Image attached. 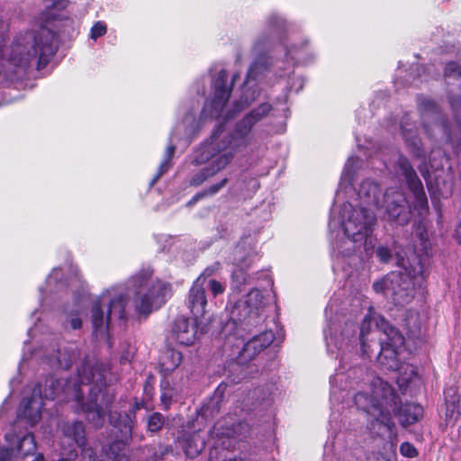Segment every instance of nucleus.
<instances>
[{"label": "nucleus", "instance_id": "nucleus-40", "mask_svg": "<svg viewBox=\"0 0 461 461\" xmlns=\"http://www.w3.org/2000/svg\"><path fill=\"white\" fill-rule=\"evenodd\" d=\"M376 256L381 262L386 263L390 260L392 254L388 248L381 246L376 249Z\"/></svg>", "mask_w": 461, "mask_h": 461}, {"label": "nucleus", "instance_id": "nucleus-42", "mask_svg": "<svg viewBox=\"0 0 461 461\" xmlns=\"http://www.w3.org/2000/svg\"><path fill=\"white\" fill-rule=\"evenodd\" d=\"M451 107L455 113L456 121L458 122L459 116H461V97L452 100Z\"/></svg>", "mask_w": 461, "mask_h": 461}, {"label": "nucleus", "instance_id": "nucleus-45", "mask_svg": "<svg viewBox=\"0 0 461 461\" xmlns=\"http://www.w3.org/2000/svg\"><path fill=\"white\" fill-rule=\"evenodd\" d=\"M11 51H12V49L10 50V51H9V53H8V58H7V61H8L9 66H10V67H9V69H12V67H14V70H13V72H14V73H16V70H17V69H22V68H18V67L14 66V65L11 62V60H10ZM23 69H24V68H23Z\"/></svg>", "mask_w": 461, "mask_h": 461}, {"label": "nucleus", "instance_id": "nucleus-49", "mask_svg": "<svg viewBox=\"0 0 461 461\" xmlns=\"http://www.w3.org/2000/svg\"><path fill=\"white\" fill-rule=\"evenodd\" d=\"M420 171L421 172L422 176L426 179L428 172L423 171L421 167L420 168Z\"/></svg>", "mask_w": 461, "mask_h": 461}, {"label": "nucleus", "instance_id": "nucleus-24", "mask_svg": "<svg viewBox=\"0 0 461 461\" xmlns=\"http://www.w3.org/2000/svg\"><path fill=\"white\" fill-rule=\"evenodd\" d=\"M182 361V354L175 349H167L160 358V366L165 373L175 370Z\"/></svg>", "mask_w": 461, "mask_h": 461}, {"label": "nucleus", "instance_id": "nucleus-37", "mask_svg": "<svg viewBox=\"0 0 461 461\" xmlns=\"http://www.w3.org/2000/svg\"><path fill=\"white\" fill-rule=\"evenodd\" d=\"M400 452L406 457H414L418 455L417 449L409 442H403L400 447Z\"/></svg>", "mask_w": 461, "mask_h": 461}, {"label": "nucleus", "instance_id": "nucleus-30", "mask_svg": "<svg viewBox=\"0 0 461 461\" xmlns=\"http://www.w3.org/2000/svg\"><path fill=\"white\" fill-rule=\"evenodd\" d=\"M402 132L406 143L413 149V154L416 157H420L422 155V151L420 139L417 137L412 138L411 132L403 125H402Z\"/></svg>", "mask_w": 461, "mask_h": 461}, {"label": "nucleus", "instance_id": "nucleus-17", "mask_svg": "<svg viewBox=\"0 0 461 461\" xmlns=\"http://www.w3.org/2000/svg\"><path fill=\"white\" fill-rule=\"evenodd\" d=\"M41 388H34L30 399H23L19 410V418L23 416L30 426H34L41 419L42 408Z\"/></svg>", "mask_w": 461, "mask_h": 461}, {"label": "nucleus", "instance_id": "nucleus-22", "mask_svg": "<svg viewBox=\"0 0 461 461\" xmlns=\"http://www.w3.org/2000/svg\"><path fill=\"white\" fill-rule=\"evenodd\" d=\"M447 416L453 417L455 413L461 414V393L456 387H448L445 391Z\"/></svg>", "mask_w": 461, "mask_h": 461}, {"label": "nucleus", "instance_id": "nucleus-3", "mask_svg": "<svg viewBox=\"0 0 461 461\" xmlns=\"http://www.w3.org/2000/svg\"><path fill=\"white\" fill-rule=\"evenodd\" d=\"M270 109V104H262L240 121L231 133L221 136L218 131H215L211 142L195 153L194 163L205 164V167L192 176L190 185L194 186L202 185L208 178L226 168L238 152L250 146L253 140L250 134L253 125L266 116Z\"/></svg>", "mask_w": 461, "mask_h": 461}, {"label": "nucleus", "instance_id": "nucleus-15", "mask_svg": "<svg viewBox=\"0 0 461 461\" xmlns=\"http://www.w3.org/2000/svg\"><path fill=\"white\" fill-rule=\"evenodd\" d=\"M382 195L379 185L375 182L366 179L361 183L357 190L358 203L356 206L373 211L374 208H379Z\"/></svg>", "mask_w": 461, "mask_h": 461}, {"label": "nucleus", "instance_id": "nucleus-47", "mask_svg": "<svg viewBox=\"0 0 461 461\" xmlns=\"http://www.w3.org/2000/svg\"><path fill=\"white\" fill-rule=\"evenodd\" d=\"M294 50L290 49L286 51V56H291V59H294L295 58L293 56Z\"/></svg>", "mask_w": 461, "mask_h": 461}, {"label": "nucleus", "instance_id": "nucleus-50", "mask_svg": "<svg viewBox=\"0 0 461 461\" xmlns=\"http://www.w3.org/2000/svg\"><path fill=\"white\" fill-rule=\"evenodd\" d=\"M23 419L26 420L23 416H22V417H20V418L18 417V420H16V422H19V420H23Z\"/></svg>", "mask_w": 461, "mask_h": 461}, {"label": "nucleus", "instance_id": "nucleus-19", "mask_svg": "<svg viewBox=\"0 0 461 461\" xmlns=\"http://www.w3.org/2000/svg\"><path fill=\"white\" fill-rule=\"evenodd\" d=\"M206 306L205 285L203 284L202 277H197L189 291L188 307L193 315L198 318L203 316Z\"/></svg>", "mask_w": 461, "mask_h": 461}, {"label": "nucleus", "instance_id": "nucleus-48", "mask_svg": "<svg viewBox=\"0 0 461 461\" xmlns=\"http://www.w3.org/2000/svg\"><path fill=\"white\" fill-rule=\"evenodd\" d=\"M329 312H331V310H330V307L328 306V307H326V309H325V316H326V318H327V319H328V317H329Z\"/></svg>", "mask_w": 461, "mask_h": 461}, {"label": "nucleus", "instance_id": "nucleus-52", "mask_svg": "<svg viewBox=\"0 0 461 461\" xmlns=\"http://www.w3.org/2000/svg\"><path fill=\"white\" fill-rule=\"evenodd\" d=\"M425 128H426V131H427L428 132H429L430 129H429L427 125H425Z\"/></svg>", "mask_w": 461, "mask_h": 461}, {"label": "nucleus", "instance_id": "nucleus-41", "mask_svg": "<svg viewBox=\"0 0 461 461\" xmlns=\"http://www.w3.org/2000/svg\"><path fill=\"white\" fill-rule=\"evenodd\" d=\"M344 379V375H336L334 377L330 378V384H331V390H330V395L332 400H335L336 393H338L339 389L334 386V384L337 382H342Z\"/></svg>", "mask_w": 461, "mask_h": 461}, {"label": "nucleus", "instance_id": "nucleus-2", "mask_svg": "<svg viewBox=\"0 0 461 461\" xmlns=\"http://www.w3.org/2000/svg\"><path fill=\"white\" fill-rule=\"evenodd\" d=\"M151 271L145 269L132 276L127 287L118 285L104 292L92 308V325L96 336H104L113 320L126 318V297H133L138 313L148 314L158 309L171 294L170 285L151 280Z\"/></svg>", "mask_w": 461, "mask_h": 461}, {"label": "nucleus", "instance_id": "nucleus-25", "mask_svg": "<svg viewBox=\"0 0 461 461\" xmlns=\"http://www.w3.org/2000/svg\"><path fill=\"white\" fill-rule=\"evenodd\" d=\"M181 128V125H178L175 130L174 131L171 133V136H170V143L168 144L167 149H166V152H165V156H164V159L163 161L161 162L160 166H159V168H158V174L154 176V178L152 179L150 185H154L156 183V181L163 175L165 174L170 167V160L174 155V152H175V149H176V147L175 145L172 143L173 141V135L175 134V132L179 129Z\"/></svg>", "mask_w": 461, "mask_h": 461}, {"label": "nucleus", "instance_id": "nucleus-13", "mask_svg": "<svg viewBox=\"0 0 461 461\" xmlns=\"http://www.w3.org/2000/svg\"><path fill=\"white\" fill-rule=\"evenodd\" d=\"M396 164L414 196L413 207L421 212L428 206V200L424 193L421 181L417 176L414 169L406 158L399 156Z\"/></svg>", "mask_w": 461, "mask_h": 461}, {"label": "nucleus", "instance_id": "nucleus-5", "mask_svg": "<svg viewBox=\"0 0 461 461\" xmlns=\"http://www.w3.org/2000/svg\"><path fill=\"white\" fill-rule=\"evenodd\" d=\"M358 391L354 395V402L359 410L369 414L375 420L392 429V420L395 415L400 416L403 426L412 424L422 416V407L415 403L400 405L401 402L390 384L377 376L366 375L363 384L357 383Z\"/></svg>", "mask_w": 461, "mask_h": 461}, {"label": "nucleus", "instance_id": "nucleus-53", "mask_svg": "<svg viewBox=\"0 0 461 461\" xmlns=\"http://www.w3.org/2000/svg\"><path fill=\"white\" fill-rule=\"evenodd\" d=\"M236 77H237V75L233 76L232 80H235V79H236Z\"/></svg>", "mask_w": 461, "mask_h": 461}, {"label": "nucleus", "instance_id": "nucleus-44", "mask_svg": "<svg viewBox=\"0 0 461 461\" xmlns=\"http://www.w3.org/2000/svg\"><path fill=\"white\" fill-rule=\"evenodd\" d=\"M82 325V321L78 317H72L70 319V326L73 330L80 329Z\"/></svg>", "mask_w": 461, "mask_h": 461}, {"label": "nucleus", "instance_id": "nucleus-14", "mask_svg": "<svg viewBox=\"0 0 461 461\" xmlns=\"http://www.w3.org/2000/svg\"><path fill=\"white\" fill-rule=\"evenodd\" d=\"M274 341V333L271 330L265 331L254 336L246 342L238 356V362L244 365L253 359L263 349L267 348Z\"/></svg>", "mask_w": 461, "mask_h": 461}, {"label": "nucleus", "instance_id": "nucleus-34", "mask_svg": "<svg viewBox=\"0 0 461 461\" xmlns=\"http://www.w3.org/2000/svg\"><path fill=\"white\" fill-rule=\"evenodd\" d=\"M183 127L185 128V134L189 136L195 131V119L193 113L186 114L184 122Z\"/></svg>", "mask_w": 461, "mask_h": 461}, {"label": "nucleus", "instance_id": "nucleus-6", "mask_svg": "<svg viewBox=\"0 0 461 461\" xmlns=\"http://www.w3.org/2000/svg\"><path fill=\"white\" fill-rule=\"evenodd\" d=\"M374 328L380 333L378 362L388 370L398 371L401 375V377H397L398 383L403 386L416 375L413 366L402 363L400 359V355L404 349L403 336L372 307H369L361 324L359 338L363 354L368 357H370V346L367 345L366 337L373 331Z\"/></svg>", "mask_w": 461, "mask_h": 461}, {"label": "nucleus", "instance_id": "nucleus-26", "mask_svg": "<svg viewBox=\"0 0 461 461\" xmlns=\"http://www.w3.org/2000/svg\"><path fill=\"white\" fill-rule=\"evenodd\" d=\"M63 276L61 268H53L46 281V289L50 293H56L64 289L67 285L66 282L60 279Z\"/></svg>", "mask_w": 461, "mask_h": 461}, {"label": "nucleus", "instance_id": "nucleus-16", "mask_svg": "<svg viewBox=\"0 0 461 461\" xmlns=\"http://www.w3.org/2000/svg\"><path fill=\"white\" fill-rule=\"evenodd\" d=\"M221 426L219 423L212 429V434L216 436L217 440L210 451V459L212 461H241L231 459L228 456L229 451L225 450L230 446V438L233 435V429H227L225 432H221Z\"/></svg>", "mask_w": 461, "mask_h": 461}, {"label": "nucleus", "instance_id": "nucleus-9", "mask_svg": "<svg viewBox=\"0 0 461 461\" xmlns=\"http://www.w3.org/2000/svg\"><path fill=\"white\" fill-rule=\"evenodd\" d=\"M401 271H394L385 276L382 280L374 283L373 287L376 293H384L391 296L396 304L409 303L414 294V285L417 280L423 279L424 266L420 260L401 258L398 260Z\"/></svg>", "mask_w": 461, "mask_h": 461}, {"label": "nucleus", "instance_id": "nucleus-33", "mask_svg": "<svg viewBox=\"0 0 461 461\" xmlns=\"http://www.w3.org/2000/svg\"><path fill=\"white\" fill-rule=\"evenodd\" d=\"M205 286L210 288V291L214 297L223 294L225 291V285L213 278L209 279L208 282H206Z\"/></svg>", "mask_w": 461, "mask_h": 461}, {"label": "nucleus", "instance_id": "nucleus-27", "mask_svg": "<svg viewBox=\"0 0 461 461\" xmlns=\"http://www.w3.org/2000/svg\"><path fill=\"white\" fill-rule=\"evenodd\" d=\"M228 183V178H222L220 182L212 185L208 188L204 189L203 192L196 194L191 201L188 202L187 205L194 204L201 198L206 196V195H213L217 194L220 190H221Z\"/></svg>", "mask_w": 461, "mask_h": 461}, {"label": "nucleus", "instance_id": "nucleus-8", "mask_svg": "<svg viewBox=\"0 0 461 461\" xmlns=\"http://www.w3.org/2000/svg\"><path fill=\"white\" fill-rule=\"evenodd\" d=\"M56 33L48 26L20 33L14 39L10 55L11 62L22 68H28L34 60L39 67H45L58 50Z\"/></svg>", "mask_w": 461, "mask_h": 461}, {"label": "nucleus", "instance_id": "nucleus-28", "mask_svg": "<svg viewBox=\"0 0 461 461\" xmlns=\"http://www.w3.org/2000/svg\"><path fill=\"white\" fill-rule=\"evenodd\" d=\"M444 75L447 78L457 79L461 77V55L456 60L446 65Z\"/></svg>", "mask_w": 461, "mask_h": 461}, {"label": "nucleus", "instance_id": "nucleus-7", "mask_svg": "<svg viewBox=\"0 0 461 461\" xmlns=\"http://www.w3.org/2000/svg\"><path fill=\"white\" fill-rule=\"evenodd\" d=\"M375 221L374 211L354 207L351 203H344L338 211L332 210L329 228L333 231L339 227L345 235L333 245L336 258L350 257L361 248L366 251L371 249Z\"/></svg>", "mask_w": 461, "mask_h": 461}, {"label": "nucleus", "instance_id": "nucleus-23", "mask_svg": "<svg viewBox=\"0 0 461 461\" xmlns=\"http://www.w3.org/2000/svg\"><path fill=\"white\" fill-rule=\"evenodd\" d=\"M324 338L329 354L334 355L341 348V341L337 335V325L330 322L324 329Z\"/></svg>", "mask_w": 461, "mask_h": 461}, {"label": "nucleus", "instance_id": "nucleus-51", "mask_svg": "<svg viewBox=\"0 0 461 461\" xmlns=\"http://www.w3.org/2000/svg\"><path fill=\"white\" fill-rule=\"evenodd\" d=\"M73 273L75 274V276H77V270L76 268L73 269Z\"/></svg>", "mask_w": 461, "mask_h": 461}, {"label": "nucleus", "instance_id": "nucleus-31", "mask_svg": "<svg viewBox=\"0 0 461 461\" xmlns=\"http://www.w3.org/2000/svg\"><path fill=\"white\" fill-rule=\"evenodd\" d=\"M432 134L434 136L437 135V133H440L442 137L446 138V140L451 142L452 144L455 143L454 138L452 137V131L447 128V126L443 122H435L431 128Z\"/></svg>", "mask_w": 461, "mask_h": 461}, {"label": "nucleus", "instance_id": "nucleus-21", "mask_svg": "<svg viewBox=\"0 0 461 461\" xmlns=\"http://www.w3.org/2000/svg\"><path fill=\"white\" fill-rule=\"evenodd\" d=\"M205 441L198 432L192 435H184L182 437V447L186 456L191 458L197 456L204 448Z\"/></svg>", "mask_w": 461, "mask_h": 461}, {"label": "nucleus", "instance_id": "nucleus-39", "mask_svg": "<svg viewBox=\"0 0 461 461\" xmlns=\"http://www.w3.org/2000/svg\"><path fill=\"white\" fill-rule=\"evenodd\" d=\"M160 401H161V404H162L163 408L165 410H167L169 408V406L171 404V401H172V393H171L170 389H166V388L162 389Z\"/></svg>", "mask_w": 461, "mask_h": 461}, {"label": "nucleus", "instance_id": "nucleus-29", "mask_svg": "<svg viewBox=\"0 0 461 461\" xmlns=\"http://www.w3.org/2000/svg\"><path fill=\"white\" fill-rule=\"evenodd\" d=\"M165 424V418L159 412H153L147 417V428L150 432L160 430Z\"/></svg>", "mask_w": 461, "mask_h": 461}, {"label": "nucleus", "instance_id": "nucleus-35", "mask_svg": "<svg viewBox=\"0 0 461 461\" xmlns=\"http://www.w3.org/2000/svg\"><path fill=\"white\" fill-rule=\"evenodd\" d=\"M106 31V25L103 22H96L91 28L90 36L93 40H96L97 38L104 35Z\"/></svg>", "mask_w": 461, "mask_h": 461}, {"label": "nucleus", "instance_id": "nucleus-11", "mask_svg": "<svg viewBox=\"0 0 461 461\" xmlns=\"http://www.w3.org/2000/svg\"><path fill=\"white\" fill-rule=\"evenodd\" d=\"M379 208H384L388 220L399 225L410 221L411 205L399 187H390L383 194Z\"/></svg>", "mask_w": 461, "mask_h": 461}, {"label": "nucleus", "instance_id": "nucleus-1", "mask_svg": "<svg viewBox=\"0 0 461 461\" xmlns=\"http://www.w3.org/2000/svg\"><path fill=\"white\" fill-rule=\"evenodd\" d=\"M284 21L276 14H271L267 20V28L270 35L259 36L253 47L254 53L258 56L257 60L251 65L247 79L242 88V96L240 100L233 103V107L228 109L226 104L230 98V90L227 87L226 82L228 74L226 70L221 69L217 78L213 82V96L208 101L203 109L202 116L227 121L235 116L236 113L242 111L249 105L258 95L257 90L250 92V87L254 81L266 78L268 82L276 76L279 70L284 71L285 75H289L292 68L291 61L276 60L268 64L262 57L265 51L269 50L276 39H279Z\"/></svg>", "mask_w": 461, "mask_h": 461}, {"label": "nucleus", "instance_id": "nucleus-38", "mask_svg": "<svg viewBox=\"0 0 461 461\" xmlns=\"http://www.w3.org/2000/svg\"><path fill=\"white\" fill-rule=\"evenodd\" d=\"M220 269V263H214L206 267L203 272L198 276L203 278V284H206V279L212 276Z\"/></svg>", "mask_w": 461, "mask_h": 461}, {"label": "nucleus", "instance_id": "nucleus-32", "mask_svg": "<svg viewBox=\"0 0 461 461\" xmlns=\"http://www.w3.org/2000/svg\"><path fill=\"white\" fill-rule=\"evenodd\" d=\"M76 358L75 352H60L57 357V362L62 368H68Z\"/></svg>", "mask_w": 461, "mask_h": 461}, {"label": "nucleus", "instance_id": "nucleus-20", "mask_svg": "<svg viewBox=\"0 0 461 461\" xmlns=\"http://www.w3.org/2000/svg\"><path fill=\"white\" fill-rule=\"evenodd\" d=\"M230 261L237 266V269H235L232 273V281L237 285H242L247 283V276L243 273V267H248L251 260L249 258V254L246 251V244L245 242L239 243L233 252L232 256L230 258Z\"/></svg>", "mask_w": 461, "mask_h": 461}, {"label": "nucleus", "instance_id": "nucleus-10", "mask_svg": "<svg viewBox=\"0 0 461 461\" xmlns=\"http://www.w3.org/2000/svg\"><path fill=\"white\" fill-rule=\"evenodd\" d=\"M267 303L266 296L260 290H250L232 308L230 321L227 324V328L234 327L235 334L242 337V331H250L252 327H256L263 321L262 312Z\"/></svg>", "mask_w": 461, "mask_h": 461}, {"label": "nucleus", "instance_id": "nucleus-18", "mask_svg": "<svg viewBox=\"0 0 461 461\" xmlns=\"http://www.w3.org/2000/svg\"><path fill=\"white\" fill-rule=\"evenodd\" d=\"M172 333L177 343L185 346L192 345L196 339V324L192 319L178 317L174 321Z\"/></svg>", "mask_w": 461, "mask_h": 461}, {"label": "nucleus", "instance_id": "nucleus-36", "mask_svg": "<svg viewBox=\"0 0 461 461\" xmlns=\"http://www.w3.org/2000/svg\"><path fill=\"white\" fill-rule=\"evenodd\" d=\"M357 162H358L357 158L351 157L348 159V161L345 165L344 170L342 172V176H341V178L343 180H347V179L350 178L353 168L357 164Z\"/></svg>", "mask_w": 461, "mask_h": 461}, {"label": "nucleus", "instance_id": "nucleus-4", "mask_svg": "<svg viewBox=\"0 0 461 461\" xmlns=\"http://www.w3.org/2000/svg\"><path fill=\"white\" fill-rule=\"evenodd\" d=\"M105 371L100 366L84 364L78 369L76 379L63 384L50 378L46 381L44 398L54 400L63 393L68 400L75 401L86 414V419L95 427L103 425L104 409L112 402L113 397L104 389Z\"/></svg>", "mask_w": 461, "mask_h": 461}, {"label": "nucleus", "instance_id": "nucleus-46", "mask_svg": "<svg viewBox=\"0 0 461 461\" xmlns=\"http://www.w3.org/2000/svg\"><path fill=\"white\" fill-rule=\"evenodd\" d=\"M456 238L461 243V223L456 227Z\"/></svg>", "mask_w": 461, "mask_h": 461}, {"label": "nucleus", "instance_id": "nucleus-12", "mask_svg": "<svg viewBox=\"0 0 461 461\" xmlns=\"http://www.w3.org/2000/svg\"><path fill=\"white\" fill-rule=\"evenodd\" d=\"M5 445L0 449V461H21L36 450L34 437L28 433L22 437L7 433Z\"/></svg>", "mask_w": 461, "mask_h": 461}, {"label": "nucleus", "instance_id": "nucleus-43", "mask_svg": "<svg viewBox=\"0 0 461 461\" xmlns=\"http://www.w3.org/2000/svg\"><path fill=\"white\" fill-rule=\"evenodd\" d=\"M303 79L302 77H296L294 78V82L291 85V88L294 89L295 92L300 91L303 87Z\"/></svg>", "mask_w": 461, "mask_h": 461}]
</instances>
